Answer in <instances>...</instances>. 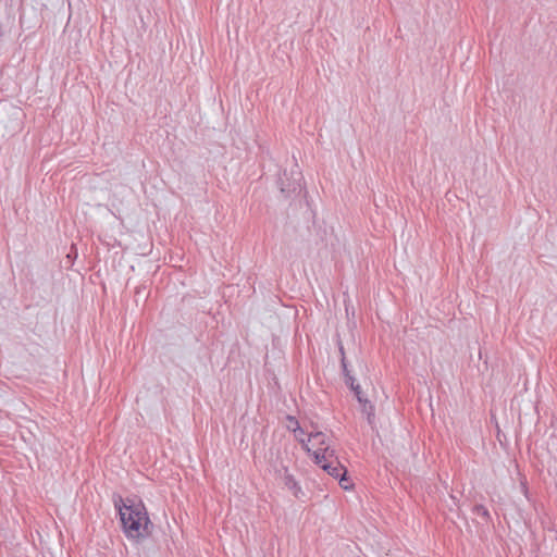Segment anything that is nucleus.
<instances>
[{
  "instance_id": "f257e3e1",
  "label": "nucleus",
  "mask_w": 557,
  "mask_h": 557,
  "mask_svg": "<svg viewBox=\"0 0 557 557\" xmlns=\"http://www.w3.org/2000/svg\"><path fill=\"white\" fill-rule=\"evenodd\" d=\"M114 506L119 510L124 533L127 537L140 540L151 535L153 523L148 517L145 505L129 498L124 502L121 496L114 499Z\"/></svg>"
},
{
  "instance_id": "f03ea898",
  "label": "nucleus",
  "mask_w": 557,
  "mask_h": 557,
  "mask_svg": "<svg viewBox=\"0 0 557 557\" xmlns=\"http://www.w3.org/2000/svg\"><path fill=\"white\" fill-rule=\"evenodd\" d=\"M292 180L287 177L286 171L278 180L280 190L287 198L292 195L299 194L302 189V175L298 170L290 172Z\"/></svg>"
},
{
  "instance_id": "7ed1b4c3",
  "label": "nucleus",
  "mask_w": 557,
  "mask_h": 557,
  "mask_svg": "<svg viewBox=\"0 0 557 557\" xmlns=\"http://www.w3.org/2000/svg\"><path fill=\"white\" fill-rule=\"evenodd\" d=\"M323 470L334 479H338L339 485L343 488L348 490V485L344 484V481H347V469L341 465L336 456H334L327 463H323Z\"/></svg>"
},
{
  "instance_id": "20e7f679",
  "label": "nucleus",
  "mask_w": 557,
  "mask_h": 557,
  "mask_svg": "<svg viewBox=\"0 0 557 557\" xmlns=\"http://www.w3.org/2000/svg\"><path fill=\"white\" fill-rule=\"evenodd\" d=\"M312 455L315 463L323 469V463H327L335 456V451L330 446H325L318 447Z\"/></svg>"
},
{
  "instance_id": "39448f33",
  "label": "nucleus",
  "mask_w": 557,
  "mask_h": 557,
  "mask_svg": "<svg viewBox=\"0 0 557 557\" xmlns=\"http://www.w3.org/2000/svg\"><path fill=\"white\" fill-rule=\"evenodd\" d=\"M313 442V446L325 447L330 446L327 443V436L321 432L317 431L315 428L312 426V430L308 432V443Z\"/></svg>"
},
{
  "instance_id": "423d86ee",
  "label": "nucleus",
  "mask_w": 557,
  "mask_h": 557,
  "mask_svg": "<svg viewBox=\"0 0 557 557\" xmlns=\"http://www.w3.org/2000/svg\"><path fill=\"white\" fill-rule=\"evenodd\" d=\"M342 369L345 375L346 384L350 386L355 395H359L361 393V387L359 384L355 383V377L350 374V371L348 370L347 363L345 362L344 358L342 359Z\"/></svg>"
},
{
  "instance_id": "0eeeda50",
  "label": "nucleus",
  "mask_w": 557,
  "mask_h": 557,
  "mask_svg": "<svg viewBox=\"0 0 557 557\" xmlns=\"http://www.w3.org/2000/svg\"><path fill=\"white\" fill-rule=\"evenodd\" d=\"M362 412L367 416L368 423L373 426L374 425V406L370 400H364L363 404L360 405Z\"/></svg>"
},
{
  "instance_id": "6e6552de",
  "label": "nucleus",
  "mask_w": 557,
  "mask_h": 557,
  "mask_svg": "<svg viewBox=\"0 0 557 557\" xmlns=\"http://www.w3.org/2000/svg\"><path fill=\"white\" fill-rule=\"evenodd\" d=\"M473 511L486 520L490 518L488 510L483 505H475Z\"/></svg>"
},
{
  "instance_id": "1a4fd4ad",
  "label": "nucleus",
  "mask_w": 557,
  "mask_h": 557,
  "mask_svg": "<svg viewBox=\"0 0 557 557\" xmlns=\"http://www.w3.org/2000/svg\"><path fill=\"white\" fill-rule=\"evenodd\" d=\"M288 420L295 422V428L293 429V431L295 432L297 437H298V435L302 436L306 434L305 430L302 428H300L299 422H298V420H296V418L288 416Z\"/></svg>"
},
{
  "instance_id": "9d476101",
  "label": "nucleus",
  "mask_w": 557,
  "mask_h": 557,
  "mask_svg": "<svg viewBox=\"0 0 557 557\" xmlns=\"http://www.w3.org/2000/svg\"><path fill=\"white\" fill-rule=\"evenodd\" d=\"M284 483L289 490H294L297 486V482L294 480L293 475L286 473L284 476Z\"/></svg>"
},
{
  "instance_id": "9b49d317",
  "label": "nucleus",
  "mask_w": 557,
  "mask_h": 557,
  "mask_svg": "<svg viewBox=\"0 0 557 557\" xmlns=\"http://www.w3.org/2000/svg\"><path fill=\"white\" fill-rule=\"evenodd\" d=\"M357 399H358V403L361 405L364 403V400H369L368 398H366L362 394V392L359 394V395H356Z\"/></svg>"
},
{
  "instance_id": "f8f14e48",
  "label": "nucleus",
  "mask_w": 557,
  "mask_h": 557,
  "mask_svg": "<svg viewBox=\"0 0 557 557\" xmlns=\"http://www.w3.org/2000/svg\"><path fill=\"white\" fill-rule=\"evenodd\" d=\"M338 348H339V352H341V360L344 358L345 359V362L347 363L346 361V357H345V351H344V346L342 345V343L338 344Z\"/></svg>"
},
{
  "instance_id": "ddd939ff",
  "label": "nucleus",
  "mask_w": 557,
  "mask_h": 557,
  "mask_svg": "<svg viewBox=\"0 0 557 557\" xmlns=\"http://www.w3.org/2000/svg\"><path fill=\"white\" fill-rule=\"evenodd\" d=\"M299 441L301 442V444H302L304 448H305L307 451H309V453H310V448L308 447V444L305 442V440H304V438H299Z\"/></svg>"
},
{
  "instance_id": "4468645a",
  "label": "nucleus",
  "mask_w": 557,
  "mask_h": 557,
  "mask_svg": "<svg viewBox=\"0 0 557 557\" xmlns=\"http://www.w3.org/2000/svg\"><path fill=\"white\" fill-rule=\"evenodd\" d=\"M344 484H345V485H348V488L350 487V485H351V484H350V482H349V479H348V478H347V481H344Z\"/></svg>"
},
{
  "instance_id": "2eb2a0df",
  "label": "nucleus",
  "mask_w": 557,
  "mask_h": 557,
  "mask_svg": "<svg viewBox=\"0 0 557 557\" xmlns=\"http://www.w3.org/2000/svg\"><path fill=\"white\" fill-rule=\"evenodd\" d=\"M289 422H290L289 428H293V429H294V428H295V422H294V421H289Z\"/></svg>"
}]
</instances>
